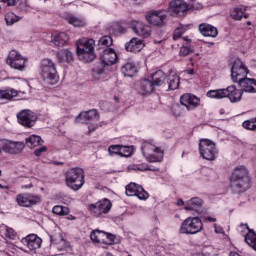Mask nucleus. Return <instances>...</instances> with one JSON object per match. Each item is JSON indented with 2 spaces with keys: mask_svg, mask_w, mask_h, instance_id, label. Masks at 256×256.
<instances>
[{
  "mask_svg": "<svg viewBox=\"0 0 256 256\" xmlns=\"http://www.w3.org/2000/svg\"><path fill=\"white\" fill-rule=\"evenodd\" d=\"M230 189L236 195L245 193V191L251 189V177H249V170L245 166H238L232 172Z\"/></svg>",
  "mask_w": 256,
  "mask_h": 256,
  "instance_id": "nucleus-1",
  "label": "nucleus"
},
{
  "mask_svg": "<svg viewBox=\"0 0 256 256\" xmlns=\"http://www.w3.org/2000/svg\"><path fill=\"white\" fill-rule=\"evenodd\" d=\"M207 97H210V99H225L227 97L231 103H239L243 97V90L231 85L224 89L209 90Z\"/></svg>",
  "mask_w": 256,
  "mask_h": 256,
  "instance_id": "nucleus-2",
  "label": "nucleus"
},
{
  "mask_svg": "<svg viewBox=\"0 0 256 256\" xmlns=\"http://www.w3.org/2000/svg\"><path fill=\"white\" fill-rule=\"evenodd\" d=\"M65 183L72 191H79L85 185V171L82 168H71L65 173Z\"/></svg>",
  "mask_w": 256,
  "mask_h": 256,
  "instance_id": "nucleus-3",
  "label": "nucleus"
},
{
  "mask_svg": "<svg viewBox=\"0 0 256 256\" xmlns=\"http://www.w3.org/2000/svg\"><path fill=\"white\" fill-rule=\"evenodd\" d=\"M77 55L83 63H91L95 61V40L88 39L84 43L77 45Z\"/></svg>",
  "mask_w": 256,
  "mask_h": 256,
  "instance_id": "nucleus-4",
  "label": "nucleus"
},
{
  "mask_svg": "<svg viewBox=\"0 0 256 256\" xmlns=\"http://www.w3.org/2000/svg\"><path fill=\"white\" fill-rule=\"evenodd\" d=\"M203 230V222L199 217H188L186 218L180 228L179 233L182 235H197V233Z\"/></svg>",
  "mask_w": 256,
  "mask_h": 256,
  "instance_id": "nucleus-5",
  "label": "nucleus"
},
{
  "mask_svg": "<svg viewBox=\"0 0 256 256\" xmlns=\"http://www.w3.org/2000/svg\"><path fill=\"white\" fill-rule=\"evenodd\" d=\"M199 151L203 159H206L207 161H215L217 149L215 148L213 141L209 139H201L199 142Z\"/></svg>",
  "mask_w": 256,
  "mask_h": 256,
  "instance_id": "nucleus-6",
  "label": "nucleus"
},
{
  "mask_svg": "<svg viewBox=\"0 0 256 256\" xmlns=\"http://www.w3.org/2000/svg\"><path fill=\"white\" fill-rule=\"evenodd\" d=\"M17 119L20 125L31 129L37 123V114L31 110H22L17 114Z\"/></svg>",
  "mask_w": 256,
  "mask_h": 256,
  "instance_id": "nucleus-7",
  "label": "nucleus"
},
{
  "mask_svg": "<svg viewBox=\"0 0 256 256\" xmlns=\"http://www.w3.org/2000/svg\"><path fill=\"white\" fill-rule=\"evenodd\" d=\"M189 11V4L184 0H173L169 3L168 12L173 17H181Z\"/></svg>",
  "mask_w": 256,
  "mask_h": 256,
  "instance_id": "nucleus-8",
  "label": "nucleus"
},
{
  "mask_svg": "<svg viewBox=\"0 0 256 256\" xmlns=\"http://www.w3.org/2000/svg\"><path fill=\"white\" fill-rule=\"evenodd\" d=\"M16 201L20 207H33L37 203H41V196L35 194H19L16 196Z\"/></svg>",
  "mask_w": 256,
  "mask_h": 256,
  "instance_id": "nucleus-9",
  "label": "nucleus"
},
{
  "mask_svg": "<svg viewBox=\"0 0 256 256\" xmlns=\"http://www.w3.org/2000/svg\"><path fill=\"white\" fill-rule=\"evenodd\" d=\"M129 26L138 37H143V39L151 37V26L143 24V22L133 20Z\"/></svg>",
  "mask_w": 256,
  "mask_h": 256,
  "instance_id": "nucleus-10",
  "label": "nucleus"
},
{
  "mask_svg": "<svg viewBox=\"0 0 256 256\" xmlns=\"http://www.w3.org/2000/svg\"><path fill=\"white\" fill-rule=\"evenodd\" d=\"M111 207V201H109V199H103L96 204H91L89 210L92 211L96 217H99V215L107 214L111 211Z\"/></svg>",
  "mask_w": 256,
  "mask_h": 256,
  "instance_id": "nucleus-11",
  "label": "nucleus"
},
{
  "mask_svg": "<svg viewBox=\"0 0 256 256\" xmlns=\"http://www.w3.org/2000/svg\"><path fill=\"white\" fill-rule=\"evenodd\" d=\"M126 195L128 197H138L140 200L149 199V193L135 183H130L126 186Z\"/></svg>",
  "mask_w": 256,
  "mask_h": 256,
  "instance_id": "nucleus-12",
  "label": "nucleus"
},
{
  "mask_svg": "<svg viewBox=\"0 0 256 256\" xmlns=\"http://www.w3.org/2000/svg\"><path fill=\"white\" fill-rule=\"evenodd\" d=\"M247 73L249 70L245 65H232L231 77L234 83L240 84L241 81L247 79Z\"/></svg>",
  "mask_w": 256,
  "mask_h": 256,
  "instance_id": "nucleus-13",
  "label": "nucleus"
},
{
  "mask_svg": "<svg viewBox=\"0 0 256 256\" xmlns=\"http://www.w3.org/2000/svg\"><path fill=\"white\" fill-rule=\"evenodd\" d=\"M180 103L186 107L188 111H193V109L199 107L201 99L193 94H183L180 97Z\"/></svg>",
  "mask_w": 256,
  "mask_h": 256,
  "instance_id": "nucleus-14",
  "label": "nucleus"
},
{
  "mask_svg": "<svg viewBox=\"0 0 256 256\" xmlns=\"http://www.w3.org/2000/svg\"><path fill=\"white\" fill-rule=\"evenodd\" d=\"M100 61L103 65H115L119 61V56L113 48H106L100 53Z\"/></svg>",
  "mask_w": 256,
  "mask_h": 256,
  "instance_id": "nucleus-15",
  "label": "nucleus"
},
{
  "mask_svg": "<svg viewBox=\"0 0 256 256\" xmlns=\"http://www.w3.org/2000/svg\"><path fill=\"white\" fill-rule=\"evenodd\" d=\"M134 89L140 94V95H151L153 91H155V86L153 85V82L151 80H140L134 84Z\"/></svg>",
  "mask_w": 256,
  "mask_h": 256,
  "instance_id": "nucleus-16",
  "label": "nucleus"
},
{
  "mask_svg": "<svg viewBox=\"0 0 256 256\" xmlns=\"http://www.w3.org/2000/svg\"><path fill=\"white\" fill-rule=\"evenodd\" d=\"M146 21H148L150 25H154V27H161L165 25L167 21V14L163 11L152 12L146 16Z\"/></svg>",
  "mask_w": 256,
  "mask_h": 256,
  "instance_id": "nucleus-17",
  "label": "nucleus"
},
{
  "mask_svg": "<svg viewBox=\"0 0 256 256\" xmlns=\"http://www.w3.org/2000/svg\"><path fill=\"white\" fill-rule=\"evenodd\" d=\"M41 75L43 79H48L52 85L59 81V75L57 74V68H55V65L42 66Z\"/></svg>",
  "mask_w": 256,
  "mask_h": 256,
  "instance_id": "nucleus-18",
  "label": "nucleus"
},
{
  "mask_svg": "<svg viewBox=\"0 0 256 256\" xmlns=\"http://www.w3.org/2000/svg\"><path fill=\"white\" fill-rule=\"evenodd\" d=\"M28 58L21 55V53L17 50H11L7 56L6 63L7 65H25L27 63Z\"/></svg>",
  "mask_w": 256,
  "mask_h": 256,
  "instance_id": "nucleus-19",
  "label": "nucleus"
},
{
  "mask_svg": "<svg viewBox=\"0 0 256 256\" xmlns=\"http://www.w3.org/2000/svg\"><path fill=\"white\" fill-rule=\"evenodd\" d=\"M22 243L26 245L30 251H37V249L41 248V243H43V241L39 236L30 234L22 240Z\"/></svg>",
  "mask_w": 256,
  "mask_h": 256,
  "instance_id": "nucleus-20",
  "label": "nucleus"
},
{
  "mask_svg": "<svg viewBox=\"0 0 256 256\" xmlns=\"http://www.w3.org/2000/svg\"><path fill=\"white\" fill-rule=\"evenodd\" d=\"M143 47H145V44L143 43V40L139 38H132L125 44L126 51H129L130 53H139L142 51Z\"/></svg>",
  "mask_w": 256,
  "mask_h": 256,
  "instance_id": "nucleus-21",
  "label": "nucleus"
},
{
  "mask_svg": "<svg viewBox=\"0 0 256 256\" xmlns=\"http://www.w3.org/2000/svg\"><path fill=\"white\" fill-rule=\"evenodd\" d=\"M199 32L201 35L204 37H217L219 35V30H217V27L207 24V23H202L198 26Z\"/></svg>",
  "mask_w": 256,
  "mask_h": 256,
  "instance_id": "nucleus-22",
  "label": "nucleus"
},
{
  "mask_svg": "<svg viewBox=\"0 0 256 256\" xmlns=\"http://www.w3.org/2000/svg\"><path fill=\"white\" fill-rule=\"evenodd\" d=\"M239 87L242 93H256V80L253 78H245L243 81H240Z\"/></svg>",
  "mask_w": 256,
  "mask_h": 256,
  "instance_id": "nucleus-23",
  "label": "nucleus"
},
{
  "mask_svg": "<svg viewBox=\"0 0 256 256\" xmlns=\"http://www.w3.org/2000/svg\"><path fill=\"white\" fill-rule=\"evenodd\" d=\"M203 207V200L198 197H194L186 202L185 210L186 211H196V213H199V209Z\"/></svg>",
  "mask_w": 256,
  "mask_h": 256,
  "instance_id": "nucleus-24",
  "label": "nucleus"
},
{
  "mask_svg": "<svg viewBox=\"0 0 256 256\" xmlns=\"http://www.w3.org/2000/svg\"><path fill=\"white\" fill-rule=\"evenodd\" d=\"M245 11H247V7L240 6L236 7L230 12L231 19H234V21H241V19H249V15L245 14Z\"/></svg>",
  "mask_w": 256,
  "mask_h": 256,
  "instance_id": "nucleus-25",
  "label": "nucleus"
},
{
  "mask_svg": "<svg viewBox=\"0 0 256 256\" xmlns=\"http://www.w3.org/2000/svg\"><path fill=\"white\" fill-rule=\"evenodd\" d=\"M83 119L85 121H99V113L95 109L82 112L78 115L76 121H83Z\"/></svg>",
  "mask_w": 256,
  "mask_h": 256,
  "instance_id": "nucleus-26",
  "label": "nucleus"
},
{
  "mask_svg": "<svg viewBox=\"0 0 256 256\" xmlns=\"http://www.w3.org/2000/svg\"><path fill=\"white\" fill-rule=\"evenodd\" d=\"M165 79H167V75L162 70H158L152 74V85H154V88L161 87L165 84Z\"/></svg>",
  "mask_w": 256,
  "mask_h": 256,
  "instance_id": "nucleus-27",
  "label": "nucleus"
},
{
  "mask_svg": "<svg viewBox=\"0 0 256 256\" xmlns=\"http://www.w3.org/2000/svg\"><path fill=\"white\" fill-rule=\"evenodd\" d=\"M144 157L149 163H160V161H163V151L161 148H158V150L150 154H146Z\"/></svg>",
  "mask_w": 256,
  "mask_h": 256,
  "instance_id": "nucleus-28",
  "label": "nucleus"
},
{
  "mask_svg": "<svg viewBox=\"0 0 256 256\" xmlns=\"http://www.w3.org/2000/svg\"><path fill=\"white\" fill-rule=\"evenodd\" d=\"M125 149H129V147L121 145H111L108 147V153H110V155H120V157H129V154H125Z\"/></svg>",
  "mask_w": 256,
  "mask_h": 256,
  "instance_id": "nucleus-29",
  "label": "nucleus"
},
{
  "mask_svg": "<svg viewBox=\"0 0 256 256\" xmlns=\"http://www.w3.org/2000/svg\"><path fill=\"white\" fill-rule=\"evenodd\" d=\"M51 245H56L58 251H64L68 247L67 241L62 236H50Z\"/></svg>",
  "mask_w": 256,
  "mask_h": 256,
  "instance_id": "nucleus-30",
  "label": "nucleus"
},
{
  "mask_svg": "<svg viewBox=\"0 0 256 256\" xmlns=\"http://www.w3.org/2000/svg\"><path fill=\"white\" fill-rule=\"evenodd\" d=\"M69 41V35L65 32H60L59 34L55 35L52 39V43L56 45V47H64L65 43Z\"/></svg>",
  "mask_w": 256,
  "mask_h": 256,
  "instance_id": "nucleus-31",
  "label": "nucleus"
},
{
  "mask_svg": "<svg viewBox=\"0 0 256 256\" xmlns=\"http://www.w3.org/2000/svg\"><path fill=\"white\" fill-rule=\"evenodd\" d=\"M59 63H71L73 61V52L64 49L60 50L57 54Z\"/></svg>",
  "mask_w": 256,
  "mask_h": 256,
  "instance_id": "nucleus-32",
  "label": "nucleus"
},
{
  "mask_svg": "<svg viewBox=\"0 0 256 256\" xmlns=\"http://www.w3.org/2000/svg\"><path fill=\"white\" fill-rule=\"evenodd\" d=\"M26 145L29 149H35V147H39V145H43V139L41 136L31 135L26 139Z\"/></svg>",
  "mask_w": 256,
  "mask_h": 256,
  "instance_id": "nucleus-33",
  "label": "nucleus"
},
{
  "mask_svg": "<svg viewBox=\"0 0 256 256\" xmlns=\"http://www.w3.org/2000/svg\"><path fill=\"white\" fill-rule=\"evenodd\" d=\"M106 232L101 230H93L90 234V239L93 243H103L105 245Z\"/></svg>",
  "mask_w": 256,
  "mask_h": 256,
  "instance_id": "nucleus-34",
  "label": "nucleus"
},
{
  "mask_svg": "<svg viewBox=\"0 0 256 256\" xmlns=\"http://www.w3.org/2000/svg\"><path fill=\"white\" fill-rule=\"evenodd\" d=\"M121 73L124 74V77H135L139 73V69L135 65H124L121 67Z\"/></svg>",
  "mask_w": 256,
  "mask_h": 256,
  "instance_id": "nucleus-35",
  "label": "nucleus"
},
{
  "mask_svg": "<svg viewBox=\"0 0 256 256\" xmlns=\"http://www.w3.org/2000/svg\"><path fill=\"white\" fill-rule=\"evenodd\" d=\"M167 83L169 91H175V89H179L180 78L177 74L170 75L167 78Z\"/></svg>",
  "mask_w": 256,
  "mask_h": 256,
  "instance_id": "nucleus-36",
  "label": "nucleus"
},
{
  "mask_svg": "<svg viewBox=\"0 0 256 256\" xmlns=\"http://www.w3.org/2000/svg\"><path fill=\"white\" fill-rule=\"evenodd\" d=\"M142 155L145 157L146 155H150L154 153V151H159V147L151 144L150 142H144L141 146Z\"/></svg>",
  "mask_w": 256,
  "mask_h": 256,
  "instance_id": "nucleus-37",
  "label": "nucleus"
},
{
  "mask_svg": "<svg viewBox=\"0 0 256 256\" xmlns=\"http://www.w3.org/2000/svg\"><path fill=\"white\" fill-rule=\"evenodd\" d=\"M24 149H25L24 142L12 141L11 148H10V155H19V153H23Z\"/></svg>",
  "mask_w": 256,
  "mask_h": 256,
  "instance_id": "nucleus-38",
  "label": "nucleus"
},
{
  "mask_svg": "<svg viewBox=\"0 0 256 256\" xmlns=\"http://www.w3.org/2000/svg\"><path fill=\"white\" fill-rule=\"evenodd\" d=\"M69 25H73V27H85L86 22L83 18L70 16L67 18Z\"/></svg>",
  "mask_w": 256,
  "mask_h": 256,
  "instance_id": "nucleus-39",
  "label": "nucleus"
},
{
  "mask_svg": "<svg viewBox=\"0 0 256 256\" xmlns=\"http://www.w3.org/2000/svg\"><path fill=\"white\" fill-rule=\"evenodd\" d=\"M112 31L114 35H123L127 33V28L125 27V24L116 22L112 25Z\"/></svg>",
  "mask_w": 256,
  "mask_h": 256,
  "instance_id": "nucleus-40",
  "label": "nucleus"
},
{
  "mask_svg": "<svg viewBox=\"0 0 256 256\" xmlns=\"http://www.w3.org/2000/svg\"><path fill=\"white\" fill-rule=\"evenodd\" d=\"M103 73H105V66H103V65L95 66L92 69V77H93L94 81H99V79H101V75H103Z\"/></svg>",
  "mask_w": 256,
  "mask_h": 256,
  "instance_id": "nucleus-41",
  "label": "nucleus"
},
{
  "mask_svg": "<svg viewBox=\"0 0 256 256\" xmlns=\"http://www.w3.org/2000/svg\"><path fill=\"white\" fill-rule=\"evenodd\" d=\"M133 171H154L157 172L159 171V168L157 167H151L148 164H138V165H133L130 166Z\"/></svg>",
  "mask_w": 256,
  "mask_h": 256,
  "instance_id": "nucleus-42",
  "label": "nucleus"
},
{
  "mask_svg": "<svg viewBox=\"0 0 256 256\" xmlns=\"http://www.w3.org/2000/svg\"><path fill=\"white\" fill-rule=\"evenodd\" d=\"M13 141L7 140V139H2L0 140V153H2V151L4 153H11V145H12Z\"/></svg>",
  "mask_w": 256,
  "mask_h": 256,
  "instance_id": "nucleus-43",
  "label": "nucleus"
},
{
  "mask_svg": "<svg viewBox=\"0 0 256 256\" xmlns=\"http://www.w3.org/2000/svg\"><path fill=\"white\" fill-rule=\"evenodd\" d=\"M195 51V48L189 43H184L183 46L180 48V55L182 57H187V55H191Z\"/></svg>",
  "mask_w": 256,
  "mask_h": 256,
  "instance_id": "nucleus-44",
  "label": "nucleus"
},
{
  "mask_svg": "<svg viewBox=\"0 0 256 256\" xmlns=\"http://www.w3.org/2000/svg\"><path fill=\"white\" fill-rule=\"evenodd\" d=\"M54 215H69V208L65 206H54L52 209Z\"/></svg>",
  "mask_w": 256,
  "mask_h": 256,
  "instance_id": "nucleus-45",
  "label": "nucleus"
},
{
  "mask_svg": "<svg viewBox=\"0 0 256 256\" xmlns=\"http://www.w3.org/2000/svg\"><path fill=\"white\" fill-rule=\"evenodd\" d=\"M17 94L13 90H0V99L11 101Z\"/></svg>",
  "mask_w": 256,
  "mask_h": 256,
  "instance_id": "nucleus-46",
  "label": "nucleus"
},
{
  "mask_svg": "<svg viewBox=\"0 0 256 256\" xmlns=\"http://www.w3.org/2000/svg\"><path fill=\"white\" fill-rule=\"evenodd\" d=\"M5 21L7 25H13L19 21V17L13 12H9L5 15Z\"/></svg>",
  "mask_w": 256,
  "mask_h": 256,
  "instance_id": "nucleus-47",
  "label": "nucleus"
},
{
  "mask_svg": "<svg viewBox=\"0 0 256 256\" xmlns=\"http://www.w3.org/2000/svg\"><path fill=\"white\" fill-rule=\"evenodd\" d=\"M98 45L111 47V45H113V38H111V36H102L98 41Z\"/></svg>",
  "mask_w": 256,
  "mask_h": 256,
  "instance_id": "nucleus-48",
  "label": "nucleus"
},
{
  "mask_svg": "<svg viewBox=\"0 0 256 256\" xmlns=\"http://www.w3.org/2000/svg\"><path fill=\"white\" fill-rule=\"evenodd\" d=\"M113 243H115V235L106 233L104 245H113Z\"/></svg>",
  "mask_w": 256,
  "mask_h": 256,
  "instance_id": "nucleus-49",
  "label": "nucleus"
},
{
  "mask_svg": "<svg viewBox=\"0 0 256 256\" xmlns=\"http://www.w3.org/2000/svg\"><path fill=\"white\" fill-rule=\"evenodd\" d=\"M255 240H256L255 232L252 231V232L246 234L245 241H246L247 244H249V245L253 244V242H255Z\"/></svg>",
  "mask_w": 256,
  "mask_h": 256,
  "instance_id": "nucleus-50",
  "label": "nucleus"
},
{
  "mask_svg": "<svg viewBox=\"0 0 256 256\" xmlns=\"http://www.w3.org/2000/svg\"><path fill=\"white\" fill-rule=\"evenodd\" d=\"M182 35L183 34L181 33V30L176 28L173 32L172 38L174 39V41H177L178 39H181Z\"/></svg>",
  "mask_w": 256,
  "mask_h": 256,
  "instance_id": "nucleus-51",
  "label": "nucleus"
},
{
  "mask_svg": "<svg viewBox=\"0 0 256 256\" xmlns=\"http://www.w3.org/2000/svg\"><path fill=\"white\" fill-rule=\"evenodd\" d=\"M47 151V146H42L34 151V155L36 157H41V153H45Z\"/></svg>",
  "mask_w": 256,
  "mask_h": 256,
  "instance_id": "nucleus-52",
  "label": "nucleus"
},
{
  "mask_svg": "<svg viewBox=\"0 0 256 256\" xmlns=\"http://www.w3.org/2000/svg\"><path fill=\"white\" fill-rule=\"evenodd\" d=\"M5 235L8 239H13V237H15V230H13V228H7Z\"/></svg>",
  "mask_w": 256,
  "mask_h": 256,
  "instance_id": "nucleus-53",
  "label": "nucleus"
},
{
  "mask_svg": "<svg viewBox=\"0 0 256 256\" xmlns=\"http://www.w3.org/2000/svg\"><path fill=\"white\" fill-rule=\"evenodd\" d=\"M0 3H6L8 7L17 5V0H0Z\"/></svg>",
  "mask_w": 256,
  "mask_h": 256,
  "instance_id": "nucleus-54",
  "label": "nucleus"
},
{
  "mask_svg": "<svg viewBox=\"0 0 256 256\" xmlns=\"http://www.w3.org/2000/svg\"><path fill=\"white\" fill-rule=\"evenodd\" d=\"M177 28L180 30L182 35L189 30V26H185L183 24H179Z\"/></svg>",
  "mask_w": 256,
  "mask_h": 256,
  "instance_id": "nucleus-55",
  "label": "nucleus"
},
{
  "mask_svg": "<svg viewBox=\"0 0 256 256\" xmlns=\"http://www.w3.org/2000/svg\"><path fill=\"white\" fill-rule=\"evenodd\" d=\"M10 67L16 71H25V65H11Z\"/></svg>",
  "mask_w": 256,
  "mask_h": 256,
  "instance_id": "nucleus-56",
  "label": "nucleus"
},
{
  "mask_svg": "<svg viewBox=\"0 0 256 256\" xmlns=\"http://www.w3.org/2000/svg\"><path fill=\"white\" fill-rule=\"evenodd\" d=\"M197 59H199V54H195L194 57H190L189 61L191 62V65H195V61H197Z\"/></svg>",
  "mask_w": 256,
  "mask_h": 256,
  "instance_id": "nucleus-57",
  "label": "nucleus"
},
{
  "mask_svg": "<svg viewBox=\"0 0 256 256\" xmlns=\"http://www.w3.org/2000/svg\"><path fill=\"white\" fill-rule=\"evenodd\" d=\"M88 133H93V131H95L97 129V124H91L88 126Z\"/></svg>",
  "mask_w": 256,
  "mask_h": 256,
  "instance_id": "nucleus-58",
  "label": "nucleus"
},
{
  "mask_svg": "<svg viewBox=\"0 0 256 256\" xmlns=\"http://www.w3.org/2000/svg\"><path fill=\"white\" fill-rule=\"evenodd\" d=\"M42 65H54V63L50 59H44L42 60Z\"/></svg>",
  "mask_w": 256,
  "mask_h": 256,
  "instance_id": "nucleus-59",
  "label": "nucleus"
},
{
  "mask_svg": "<svg viewBox=\"0 0 256 256\" xmlns=\"http://www.w3.org/2000/svg\"><path fill=\"white\" fill-rule=\"evenodd\" d=\"M184 73H187V75H195V69L191 68V69L185 70Z\"/></svg>",
  "mask_w": 256,
  "mask_h": 256,
  "instance_id": "nucleus-60",
  "label": "nucleus"
},
{
  "mask_svg": "<svg viewBox=\"0 0 256 256\" xmlns=\"http://www.w3.org/2000/svg\"><path fill=\"white\" fill-rule=\"evenodd\" d=\"M206 221H209L210 223H215L217 221V219L216 218H211V216H208L206 218Z\"/></svg>",
  "mask_w": 256,
  "mask_h": 256,
  "instance_id": "nucleus-61",
  "label": "nucleus"
},
{
  "mask_svg": "<svg viewBox=\"0 0 256 256\" xmlns=\"http://www.w3.org/2000/svg\"><path fill=\"white\" fill-rule=\"evenodd\" d=\"M183 40L185 41V43H188V45H191V39H189V37L185 36L183 37Z\"/></svg>",
  "mask_w": 256,
  "mask_h": 256,
  "instance_id": "nucleus-62",
  "label": "nucleus"
},
{
  "mask_svg": "<svg viewBox=\"0 0 256 256\" xmlns=\"http://www.w3.org/2000/svg\"><path fill=\"white\" fill-rule=\"evenodd\" d=\"M233 65H243V62H241L240 59H236V60L233 62Z\"/></svg>",
  "mask_w": 256,
  "mask_h": 256,
  "instance_id": "nucleus-63",
  "label": "nucleus"
},
{
  "mask_svg": "<svg viewBox=\"0 0 256 256\" xmlns=\"http://www.w3.org/2000/svg\"><path fill=\"white\" fill-rule=\"evenodd\" d=\"M202 256H218L217 254H211L209 252L204 253Z\"/></svg>",
  "mask_w": 256,
  "mask_h": 256,
  "instance_id": "nucleus-64",
  "label": "nucleus"
}]
</instances>
